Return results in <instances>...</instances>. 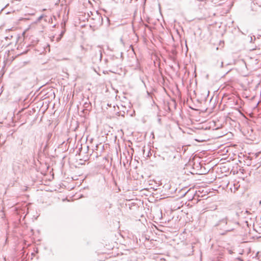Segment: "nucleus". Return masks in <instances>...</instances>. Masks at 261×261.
I'll return each instance as SVG.
<instances>
[{"label":"nucleus","mask_w":261,"mask_h":261,"mask_svg":"<svg viewBox=\"0 0 261 261\" xmlns=\"http://www.w3.org/2000/svg\"><path fill=\"white\" fill-rule=\"evenodd\" d=\"M238 223L233 222L228 220V215L224 218L218 221L216 225L218 229H220L223 231L220 232V234L224 235L226 234L227 232L231 231L234 229V228L231 226V224L237 225Z\"/></svg>","instance_id":"1"},{"label":"nucleus","mask_w":261,"mask_h":261,"mask_svg":"<svg viewBox=\"0 0 261 261\" xmlns=\"http://www.w3.org/2000/svg\"><path fill=\"white\" fill-rule=\"evenodd\" d=\"M240 185L239 184V182L236 181L232 187H231L230 188V190L231 192L235 193L240 188Z\"/></svg>","instance_id":"2"},{"label":"nucleus","mask_w":261,"mask_h":261,"mask_svg":"<svg viewBox=\"0 0 261 261\" xmlns=\"http://www.w3.org/2000/svg\"><path fill=\"white\" fill-rule=\"evenodd\" d=\"M64 33H65V31H62V32L61 33V34H60V35L59 36V37H58L57 39V40L58 41H59L61 40V39L62 37V36H63Z\"/></svg>","instance_id":"3"},{"label":"nucleus","mask_w":261,"mask_h":261,"mask_svg":"<svg viewBox=\"0 0 261 261\" xmlns=\"http://www.w3.org/2000/svg\"><path fill=\"white\" fill-rule=\"evenodd\" d=\"M256 3L259 7H261V0H255Z\"/></svg>","instance_id":"4"},{"label":"nucleus","mask_w":261,"mask_h":261,"mask_svg":"<svg viewBox=\"0 0 261 261\" xmlns=\"http://www.w3.org/2000/svg\"><path fill=\"white\" fill-rule=\"evenodd\" d=\"M42 18H43V16H42V15H41V16H40L38 18V20H40Z\"/></svg>","instance_id":"6"},{"label":"nucleus","mask_w":261,"mask_h":261,"mask_svg":"<svg viewBox=\"0 0 261 261\" xmlns=\"http://www.w3.org/2000/svg\"><path fill=\"white\" fill-rule=\"evenodd\" d=\"M249 213L248 211H245V213Z\"/></svg>","instance_id":"9"},{"label":"nucleus","mask_w":261,"mask_h":261,"mask_svg":"<svg viewBox=\"0 0 261 261\" xmlns=\"http://www.w3.org/2000/svg\"><path fill=\"white\" fill-rule=\"evenodd\" d=\"M223 62H222L221 63V67H223Z\"/></svg>","instance_id":"7"},{"label":"nucleus","mask_w":261,"mask_h":261,"mask_svg":"<svg viewBox=\"0 0 261 261\" xmlns=\"http://www.w3.org/2000/svg\"><path fill=\"white\" fill-rule=\"evenodd\" d=\"M89 105V103H88L87 102L85 103V107L87 108L88 107Z\"/></svg>","instance_id":"5"},{"label":"nucleus","mask_w":261,"mask_h":261,"mask_svg":"<svg viewBox=\"0 0 261 261\" xmlns=\"http://www.w3.org/2000/svg\"><path fill=\"white\" fill-rule=\"evenodd\" d=\"M96 148H98V145L96 146Z\"/></svg>","instance_id":"10"},{"label":"nucleus","mask_w":261,"mask_h":261,"mask_svg":"<svg viewBox=\"0 0 261 261\" xmlns=\"http://www.w3.org/2000/svg\"><path fill=\"white\" fill-rule=\"evenodd\" d=\"M98 156H99V155L97 153H96V154L95 155V157L97 158H98Z\"/></svg>","instance_id":"8"}]
</instances>
